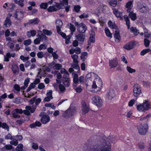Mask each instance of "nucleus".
Instances as JSON below:
<instances>
[{
  "mask_svg": "<svg viewBox=\"0 0 151 151\" xmlns=\"http://www.w3.org/2000/svg\"><path fill=\"white\" fill-rule=\"evenodd\" d=\"M105 31L106 35L107 37H110L111 38L112 37V34L108 27L105 28Z\"/></svg>",
  "mask_w": 151,
  "mask_h": 151,
  "instance_id": "nucleus-29",
  "label": "nucleus"
},
{
  "mask_svg": "<svg viewBox=\"0 0 151 151\" xmlns=\"http://www.w3.org/2000/svg\"><path fill=\"white\" fill-rule=\"evenodd\" d=\"M115 96V91L111 89L109 91V92L107 94V97L109 99H112Z\"/></svg>",
  "mask_w": 151,
  "mask_h": 151,
  "instance_id": "nucleus-15",
  "label": "nucleus"
},
{
  "mask_svg": "<svg viewBox=\"0 0 151 151\" xmlns=\"http://www.w3.org/2000/svg\"><path fill=\"white\" fill-rule=\"evenodd\" d=\"M142 93L141 89L140 86L138 84L136 83L133 86V95L136 97H137Z\"/></svg>",
  "mask_w": 151,
  "mask_h": 151,
  "instance_id": "nucleus-2",
  "label": "nucleus"
},
{
  "mask_svg": "<svg viewBox=\"0 0 151 151\" xmlns=\"http://www.w3.org/2000/svg\"><path fill=\"white\" fill-rule=\"evenodd\" d=\"M113 13L116 17L118 18H122L121 17V13L116 9L113 8L112 9Z\"/></svg>",
  "mask_w": 151,
  "mask_h": 151,
  "instance_id": "nucleus-21",
  "label": "nucleus"
},
{
  "mask_svg": "<svg viewBox=\"0 0 151 151\" xmlns=\"http://www.w3.org/2000/svg\"><path fill=\"white\" fill-rule=\"evenodd\" d=\"M37 55L38 58H42L44 57L43 53L42 51L38 52L37 54Z\"/></svg>",
  "mask_w": 151,
  "mask_h": 151,
  "instance_id": "nucleus-58",
  "label": "nucleus"
},
{
  "mask_svg": "<svg viewBox=\"0 0 151 151\" xmlns=\"http://www.w3.org/2000/svg\"><path fill=\"white\" fill-rule=\"evenodd\" d=\"M40 21L39 19L37 18H36L29 20L26 24L27 25H37L39 23Z\"/></svg>",
  "mask_w": 151,
  "mask_h": 151,
  "instance_id": "nucleus-11",
  "label": "nucleus"
},
{
  "mask_svg": "<svg viewBox=\"0 0 151 151\" xmlns=\"http://www.w3.org/2000/svg\"><path fill=\"white\" fill-rule=\"evenodd\" d=\"M95 34L94 32H93L90 35V37L89 39V41L91 42L94 43L95 42Z\"/></svg>",
  "mask_w": 151,
  "mask_h": 151,
  "instance_id": "nucleus-26",
  "label": "nucleus"
},
{
  "mask_svg": "<svg viewBox=\"0 0 151 151\" xmlns=\"http://www.w3.org/2000/svg\"><path fill=\"white\" fill-rule=\"evenodd\" d=\"M37 36L39 38L40 40V41H42L43 40H47V37L42 33L41 34H39Z\"/></svg>",
  "mask_w": 151,
  "mask_h": 151,
  "instance_id": "nucleus-27",
  "label": "nucleus"
},
{
  "mask_svg": "<svg viewBox=\"0 0 151 151\" xmlns=\"http://www.w3.org/2000/svg\"><path fill=\"white\" fill-rule=\"evenodd\" d=\"M26 108L28 110H29L31 113H33L35 110V109L30 106H26Z\"/></svg>",
  "mask_w": 151,
  "mask_h": 151,
  "instance_id": "nucleus-47",
  "label": "nucleus"
},
{
  "mask_svg": "<svg viewBox=\"0 0 151 151\" xmlns=\"http://www.w3.org/2000/svg\"><path fill=\"white\" fill-rule=\"evenodd\" d=\"M127 71L130 73H135L136 72V70L135 69H132L129 66H127Z\"/></svg>",
  "mask_w": 151,
  "mask_h": 151,
  "instance_id": "nucleus-45",
  "label": "nucleus"
},
{
  "mask_svg": "<svg viewBox=\"0 0 151 151\" xmlns=\"http://www.w3.org/2000/svg\"><path fill=\"white\" fill-rule=\"evenodd\" d=\"M23 145L21 143L19 144L16 147L15 150L17 151H23Z\"/></svg>",
  "mask_w": 151,
  "mask_h": 151,
  "instance_id": "nucleus-42",
  "label": "nucleus"
},
{
  "mask_svg": "<svg viewBox=\"0 0 151 151\" xmlns=\"http://www.w3.org/2000/svg\"><path fill=\"white\" fill-rule=\"evenodd\" d=\"M6 139H10L11 140L14 139L13 137L11 135V134L9 133L6 135L5 137Z\"/></svg>",
  "mask_w": 151,
  "mask_h": 151,
  "instance_id": "nucleus-62",
  "label": "nucleus"
},
{
  "mask_svg": "<svg viewBox=\"0 0 151 151\" xmlns=\"http://www.w3.org/2000/svg\"><path fill=\"white\" fill-rule=\"evenodd\" d=\"M110 5L113 7H115L117 5V1L116 0H110L109 1Z\"/></svg>",
  "mask_w": 151,
  "mask_h": 151,
  "instance_id": "nucleus-39",
  "label": "nucleus"
},
{
  "mask_svg": "<svg viewBox=\"0 0 151 151\" xmlns=\"http://www.w3.org/2000/svg\"><path fill=\"white\" fill-rule=\"evenodd\" d=\"M109 64L111 68H115L118 65V62L116 59L113 58L109 61Z\"/></svg>",
  "mask_w": 151,
  "mask_h": 151,
  "instance_id": "nucleus-10",
  "label": "nucleus"
},
{
  "mask_svg": "<svg viewBox=\"0 0 151 151\" xmlns=\"http://www.w3.org/2000/svg\"><path fill=\"white\" fill-rule=\"evenodd\" d=\"M79 82L78 76L77 74L75 73L73 77V82L75 84H77Z\"/></svg>",
  "mask_w": 151,
  "mask_h": 151,
  "instance_id": "nucleus-30",
  "label": "nucleus"
},
{
  "mask_svg": "<svg viewBox=\"0 0 151 151\" xmlns=\"http://www.w3.org/2000/svg\"><path fill=\"white\" fill-rule=\"evenodd\" d=\"M20 59L23 62H25L26 61H27L29 59V57H24L23 55H21L20 57Z\"/></svg>",
  "mask_w": 151,
  "mask_h": 151,
  "instance_id": "nucleus-53",
  "label": "nucleus"
},
{
  "mask_svg": "<svg viewBox=\"0 0 151 151\" xmlns=\"http://www.w3.org/2000/svg\"><path fill=\"white\" fill-rule=\"evenodd\" d=\"M151 50L149 49H145L142 50L140 52V55L143 56L147 53L150 52Z\"/></svg>",
  "mask_w": 151,
  "mask_h": 151,
  "instance_id": "nucleus-37",
  "label": "nucleus"
},
{
  "mask_svg": "<svg viewBox=\"0 0 151 151\" xmlns=\"http://www.w3.org/2000/svg\"><path fill=\"white\" fill-rule=\"evenodd\" d=\"M136 42L134 40H131L126 43L123 46V48L128 50L132 49L136 45Z\"/></svg>",
  "mask_w": 151,
  "mask_h": 151,
  "instance_id": "nucleus-4",
  "label": "nucleus"
},
{
  "mask_svg": "<svg viewBox=\"0 0 151 151\" xmlns=\"http://www.w3.org/2000/svg\"><path fill=\"white\" fill-rule=\"evenodd\" d=\"M80 19H84L85 18H88V15L85 13H83V14L80 15L79 16Z\"/></svg>",
  "mask_w": 151,
  "mask_h": 151,
  "instance_id": "nucleus-56",
  "label": "nucleus"
},
{
  "mask_svg": "<svg viewBox=\"0 0 151 151\" xmlns=\"http://www.w3.org/2000/svg\"><path fill=\"white\" fill-rule=\"evenodd\" d=\"M93 73H88L86 75L85 77V79L87 81L88 80H91L92 79V75Z\"/></svg>",
  "mask_w": 151,
  "mask_h": 151,
  "instance_id": "nucleus-46",
  "label": "nucleus"
},
{
  "mask_svg": "<svg viewBox=\"0 0 151 151\" xmlns=\"http://www.w3.org/2000/svg\"><path fill=\"white\" fill-rule=\"evenodd\" d=\"M35 86V84L34 83H32L26 90V92H28L32 88H34Z\"/></svg>",
  "mask_w": 151,
  "mask_h": 151,
  "instance_id": "nucleus-43",
  "label": "nucleus"
},
{
  "mask_svg": "<svg viewBox=\"0 0 151 151\" xmlns=\"http://www.w3.org/2000/svg\"><path fill=\"white\" fill-rule=\"evenodd\" d=\"M14 90L18 92L20 91V87L18 84H15L14 85Z\"/></svg>",
  "mask_w": 151,
  "mask_h": 151,
  "instance_id": "nucleus-57",
  "label": "nucleus"
},
{
  "mask_svg": "<svg viewBox=\"0 0 151 151\" xmlns=\"http://www.w3.org/2000/svg\"><path fill=\"white\" fill-rule=\"evenodd\" d=\"M114 38L115 41L117 42H119L121 40V37L119 33L117 31H116L114 34Z\"/></svg>",
  "mask_w": 151,
  "mask_h": 151,
  "instance_id": "nucleus-22",
  "label": "nucleus"
},
{
  "mask_svg": "<svg viewBox=\"0 0 151 151\" xmlns=\"http://www.w3.org/2000/svg\"><path fill=\"white\" fill-rule=\"evenodd\" d=\"M60 72L62 74H65L68 75H69V73L68 71L65 68H62L60 70Z\"/></svg>",
  "mask_w": 151,
  "mask_h": 151,
  "instance_id": "nucleus-63",
  "label": "nucleus"
},
{
  "mask_svg": "<svg viewBox=\"0 0 151 151\" xmlns=\"http://www.w3.org/2000/svg\"><path fill=\"white\" fill-rule=\"evenodd\" d=\"M143 104L145 110L147 111L150 108H151V105L150 104V102L148 100L145 101L143 102Z\"/></svg>",
  "mask_w": 151,
  "mask_h": 151,
  "instance_id": "nucleus-19",
  "label": "nucleus"
},
{
  "mask_svg": "<svg viewBox=\"0 0 151 151\" xmlns=\"http://www.w3.org/2000/svg\"><path fill=\"white\" fill-rule=\"evenodd\" d=\"M11 24L12 22L10 18L7 17L4 22V26L6 27H9L11 25Z\"/></svg>",
  "mask_w": 151,
  "mask_h": 151,
  "instance_id": "nucleus-16",
  "label": "nucleus"
},
{
  "mask_svg": "<svg viewBox=\"0 0 151 151\" xmlns=\"http://www.w3.org/2000/svg\"><path fill=\"white\" fill-rule=\"evenodd\" d=\"M124 19L125 21L126 22V24L127 26V29H130V20L129 18V17L127 16V15H125L124 16Z\"/></svg>",
  "mask_w": 151,
  "mask_h": 151,
  "instance_id": "nucleus-23",
  "label": "nucleus"
},
{
  "mask_svg": "<svg viewBox=\"0 0 151 151\" xmlns=\"http://www.w3.org/2000/svg\"><path fill=\"white\" fill-rule=\"evenodd\" d=\"M93 103L98 107H101L102 105V101L100 97L98 96H95L92 98Z\"/></svg>",
  "mask_w": 151,
  "mask_h": 151,
  "instance_id": "nucleus-5",
  "label": "nucleus"
},
{
  "mask_svg": "<svg viewBox=\"0 0 151 151\" xmlns=\"http://www.w3.org/2000/svg\"><path fill=\"white\" fill-rule=\"evenodd\" d=\"M71 35H69L67 36V38H65V43L66 44H68V43H70V39Z\"/></svg>",
  "mask_w": 151,
  "mask_h": 151,
  "instance_id": "nucleus-49",
  "label": "nucleus"
},
{
  "mask_svg": "<svg viewBox=\"0 0 151 151\" xmlns=\"http://www.w3.org/2000/svg\"><path fill=\"white\" fill-rule=\"evenodd\" d=\"M71 67L74 69L80 70V68L78 65V63H73L71 65Z\"/></svg>",
  "mask_w": 151,
  "mask_h": 151,
  "instance_id": "nucleus-44",
  "label": "nucleus"
},
{
  "mask_svg": "<svg viewBox=\"0 0 151 151\" xmlns=\"http://www.w3.org/2000/svg\"><path fill=\"white\" fill-rule=\"evenodd\" d=\"M71 57L73 60V62L75 63H78V61L77 60L78 56L77 55H71Z\"/></svg>",
  "mask_w": 151,
  "mask_h": 151,
  "instance_id": "nucleus-34",
  "label": "nucleus"
},
{
  "mask_svg": "<svg viewBox=\"0 0 151 151\" xmlns=\"http://www.w3.org/2000/svg\"><path fill=\"white\" fill-rule=\"evenodd\" d=\"M108 25L109 27L112 29H116V26L113 23L112 21L111 20L109 21L108 22Z\"/></svg>",
  "mask_w": 151,
  "mask_h": 151,
  "instance_id": "nucleus-35",
  "label": "nucleus"
},
{
  "mask_svg": "<svg viewBox=\"0 0 151 151\" xmlns=\"http://www.w3.org/2000/svg\"><path fill=\"white\" fill-rule=\"evenodd\" d=\"M42 32L45 35L50 36L52 34V32L51 30H49L47 29H44L42 30Z\"/></svg>",
  "mask_w": 151,
  "mask_h": 151,
  "instance_id": "nucleus-28",
  "label": "nucleus"
},
{
  "mask_svg": "<svg viewBox=\"0 0 151 151\" xmlns=\"http://www.w3.org/2000/svg\"><path fill=\"white\" fill-rule=\"evenodd\" d=\"M10 143L12 145H14V146H16L18 145V142L17 140L14 139V140L11 141Z\"/></svg>",
  "mask_w": 151,
  "mask_h": 151,
  "instance_id": "nucleus-54",
  "label": "nucleus"
},
{
  "mask_svg": "<svg viewBox=\"0 0 151 151\" xmlns=\"http://www.w3.org/2000/svg\"><path fill=\"white\" fill-rule=\"evenodd\" d=\"M138 7L140 12L141 13H146L148 11V8L146 4L144 5L140 4L138 5Z\"/></svg>",
  "mask_w": 151,
  "mask_h": 151,
  "instance_id": "nucleus-7",
  "label": "nucleus"
},
{
  "mask_svg": "<svg viewBox=\"0 0 151 151\" xmlns=\"http://www.w3.org/2000/svg\"><path fill=\"white\" fill-rule=\"evenodd\" d=\"M144 42V45L145 47H148L149 46L150 42L149 40L147 39H145Z\"/></svg>",
  "mask_w": 151,
  "mask_h": 151,
  "instance_id": "nucleus-51",
  "label": "nucleus"
},
{
  "mask_svg": "<svg viewBox=\"0 0 151 151\" xmlns=\"http://www.w3.org/2000/svg\"><path fill=\"white\" fill-rule=\"evenodd\" d=\"M12 115L14 118H19L20 117V116L19 114H17V113L15 112V111H12Z\"/></svg>",
  "mask_w": 151,
  "mask_h": 151,
  "instance_id": "nucleus-61",
  "label": "nucleus"
},
{
  "mask_svg": "<svg viewBox=\"0 0 151 151\" xmlns=\"http://www.w3.org/2000/svg\"><path fill=\"white\" fill-rule=\"evenodd\" d=\"M138 132L140 134L142 135H145L146 134L148 129V126L147 124H145L143 125L140 124L139 126L137 128Z\"/></svg>",
  "mask_w": 151,
  "mask_h": 151,
  "instance_id": "nucleus-3",
  "label": "nucleus"
},
{
  "mask_svg": "<svg viewBox=\"0 0 151 151\" xmlns=\"http://www.w3.org/2000/svg\"><path fill=\"white\" fill-rule=\"evenodd\" d=\"M47 6L48 4L47 3H42L40 5V7L42 9H45L47 8Z\"/></svg>",
  "mask_w": 151,
  "mask_h": 151,
  "instance_id": "nucleus-41",
  "label": "nucleus"
},
{
  "mask_svg": "<svg viewBox=\"0 0 151 151\" xmlns=\"http://www.w3.org/2000/svg\"><path fill=\"white\" fill-rule=\"evenodd\" d=\"M77 31L79 32L82 33H84L87 29L86 26L82 22L80 23L79 26L77 27Z\"/></svg>",
  "mask_w": 151,
  "mask_h": 151,
  "instance_id": "nucleus-6",
  "label": "nucleus"
},
{
  "mask_svg": "<svg viewBox=\"0 0 151 151\" xmlns=\"http://www.w3.org/2000/svg\"><path fill=\"white\" fill-rule=\"evenodd\" d=\"M0 127H2L3 129H6L8 131H9V127L6 123H2L1 122H0Z\"/></svg>",
  "mask_w": 151,
  "mask_h": 151,
  "instance_id": "nucleus-25",
  "label": "nucleus"
},
{
  "mask_svg": "<svg viewBox=\"0 0 151 151\" xmlns=\"http://www.w3.org/2000/svg\"><path fill=\"white\" fill-rule=\"evenodd\" d=\"M57 10V9L55 7V6L54 5L49 6L47 9L48 12H53Z\"/></svg>",
  "mask_w": 151,
  "mask_h": 151,
  "instance_id": "nucleus-40",
  "label": "nucleus"
},
{
  "mask_svg": "<svg viewBox=\"0 0 151 151\" xmlns=\"http://www.w3.org/2000/svg\"><path fill=\"white\" fill-rule=\"evenodd\" d=\"M15 3L19 5L21 7H23L24 4L23 3L24 0H14Z\"/></svg>",
  "mask_w": 151,
  "mask_h": 151,
  "instance_id": "nucleus-32",
  "label": "nucleus"
},
{
  "mask_svg": "<svg viewBox=\"0 0 151 151\" xmlns=\"http://www.w3.org/2000/svg\"><path fill=\"white\" fill-rule=\"evenodd\" d=\"M85 36L81 34H79L76 37L78 41L83 42L85 39Z\"/></svg>",
  "mask_w": 151,
  "mask_h": 151,
  "instance_id": "nucleus-20",
  "label": "nucleus"
},
{
  "mask_svg": "<svg viewBox=\"0 0 151 151\" xmlns=\"http://www.w3.org/2000/svg\"><path fill=\"white\" fill-rule=\"evenodd\" d=\"M73 113L74 112L73 110H71L70 108H69L63 114V116L65 118L70 117L73 115Z\"/></svg>",
  "mask_w": 151,
  "mask_h": 151,
  "instance_id": "nucleus-8",
  "label": "nucleus"
},
{
  "mask_svg": "<svg viewBox=\"0 0 151 151\" xmlns=\"http://www.w3.org/2000/svg\"><path fill=\"white\" fill-rule=\"evenodd\" d=\"M86 147L85 151H110L111 144L109 142H106L105 145L101 148L96 145H91L89 147L87 145Z\"/></svg>",
  "mask_w": 151,
  "mask_h": 151,
  "instance_id": "nucleus-1",
  "label": "nucleus"
},
{
  "mask_svg": "<svg viewBox=\"0 0 151 151\" xmlns=\"http://www.w3.org/2000/svg\"><path fill=\"white\" fill-rule=\"evenodd\" d=\"M47 46L46 45L42 44H41L39 47V50H41L42 49H45L46 48Z\"/></svg>",
  "mask_w": 151,
  "mask_h": 151,
  "instance_id": "nucleus-55",
  "label": "nucleus"
},
{
  "mask_svg": "<svg viewBox=\"0 0 151 151\" xmlns=\"http://www.w3.org/2000/svg\"><path fill=\"white\" fill-rule=\"evenodd\" d=\"M32 148L35 150H37L38 148V144L35 142H33L32 143Z\"/></svg>",
  "mask_w": 151,
  "mask_h": 151,
  "instance_id": "nucleus-59",
  "label": "nucleus"
},
{
  "mask_svg": "<svg viewBox=\"0 0 151 151\" xmlns=\"http://www.w3.org/2000/svg\"><path fill=\"white\" fill-rule=\"evenodd\" d=\"M22 99L20 97H18L13 99V101L14 103L16 104H19L22 102Z\"/></svg>",
  "mask_w": 151,
  "mask_h": 151,
  "instance_id": "nucleus-31",
  "label": "nucleus"
},
{
  "mask_svg": "<svg viewBox=\"0 0 151 151\" xmlns=\"http://www.w3.org/2000/svg\"><path fill=\"white\" fill-rule=\"evenodd\" d=\"M31 43V40L30 39H28L24 40V44L26 46L30 45Z\"/></svg>",
  "mask_w": 151,
  "mask_h": 151,
  "instance_id": "nucleus-52",
  "label": "nucleus"
},
{
  "mask_svg": "<svg viewBox=\"0 0 151 151\" xmlns=\"http://www.w3.org/2000/svg\"><path fill=\"white\" fill-rule=\"evenodd\" d=\"M13 148V146L10 144H8L5 145L1 149L2 151H6L7 150H10L12 149Z\"/></svg>",
  "mask_w": 151,
  "mask_h": 151,
  "instance_id": "nucleus-24",
  "label": "nucleus"
},
{
  "mask_svg": "<svg viewBox=\"0 0 151 151\" xmlns=\"http://www.w3.org/2000/svg\"><path fill=\"white\" fill-rule=\"evenodd\" d=\"M82 110L83 114H85L88 112L89 109L87 107L82 108Z\"/></svg>",
  "mask_w": 151,
  "mask_h": 151,
  "instance_id": "nucleus-48",
  "label": "nucleus"
},
{
  "mask_svg": "<svg viewBox=\"0 0 151 151\" xmlns=\"http://www.w3.org/2000/svg\"><path fill=\"white\" fill-rule=\"evenodd\" d=\"M63 83L65 87H69L70 85V79L63 80Z\"/></svg>",
  "mask_w": 151,
  "mask_h": 151,
  "instance_id": "nucleus-33",
  "label": "nucleus"
},
{
  "mask_svg": "<svg viewBox=\"0 0 151 151\" xmlns=\"http://www.w3.org/2000/svg\"><path fill=\"white\" fill-rule=\"evenodd\" d=\"M50 121V117L46 115H43L41 119V122L43 124H46Z\"/></svg>",
  "mask_w": 151,
  "mask_h": 151,
  "instance_id": "nucleus-14",
  "label": "nucleus"
},
{
  "mask_svg": "<svg viewBox=\"0 0 151 151\" xmlns=\"http://www.w3.org/2000/svg\"><path fill=\"white\" fill-rule=\"evenodd\" d=\"M37 96H36L35 97L32 98L29 101V103L31 104H32L35 102V99L37 98Z\"/></svg>",
  "mask_w": 151,
  "mask_h": 151,
  "instance_id": "nucleus-64",
  "label": "nucleus"
},
{
  "mask_svg": "<svg viewBox=\"0 0 151 151\" xmlns=\"http://www.w3.org/2000/svg\"><path fill=\"white\" fill-rule=\"evenodd\" d=\"M12 70L14 75H16L19 73V70L18 65L15 64H13L12 65Z\"/></svg>",
  "mask_w": 151,
  "mask_h": 151,
  "instance_id": "nucleus-12",
  "label": "nucleus"
},
{
  "mask_svg": "<svg viewBox=\"0 0 151 151\" xmlns=\"http://www.w3.org/2000/svg\"><path fill=\"white\" fill-rule=\"evenodd\" d=\"M137 108L138 110L139 111H143L145 110L143 104L138 105L137 106Z\"/></svg>",
  "mask_w": 151,
  "mask_h": 151,
  "instance_id": "nucleus-36",
  "label": "nucleus"
},
{
  "mask_svg": "<svg viewBox=\"0 0 151 151\" xmlns=\"http://www.w3.org/2000/svg\"><path fill=\"white\" fill-rule=\"evenodd\" d=\"M56 29L58 33L61 31V28L63 25V22L61 20L57 19L55 22Z\"/></svg>",
  "mask_w": 151,
  "mask_h": 151,
  "instance_id": "nucleus-9",
  "label": "nucleus"
},
{
  "mask_svg": "<svg viewBox=\"0 0 151 151\" xmlns=\"http://www.w3.org/2000/svg\"><path fill=\"white\" fill-rule=\"evenodd\" d=\"M133 1H130L128 2L126 5L125 7L127 9V13H129L131 11V9L132 6Z\"/></svg>",
  "mask_w": 151,
  "mask_h": 151,
  "instance_id": "nucleus-18",
  "label": "nucleus"
},
{
  "mask_svg": "<svg viewBox=\"0 0 151 151\" xmlns=\"http://www.w3.org/2000/svg\"><path fill=\"white\" fill-rule=\"evenodd\" d=\"M59 87L60 91H63L65 89V86L61 84H59Z\"/></svg>",
  "mask_w": 151,
  "mask_h": 151,
  "instance_id": "nucleus-60",
  "label": "nucleus"
},
{
  "mask_svg": "<svg viewBox=\"0 0 151 151\" xmlns=\"http://www.w3.org/2000/svg\"><path fill=\"white\" fill-rule=\"evenodd\" d=\"M70 29L71 32V35H72L73 34V32L75 31L76 30V28L74 25L71 23H70Z\"/></svg>",
  "mask_w": 151,
  "mask_h": 151,
  "instance_id": "nucleus-38",
  "label": "nucleus"
},
{
  "mask_svg": "<svg viewBox=\"0 0 151 151\" xmlns=\"http://www.w3.org/2000/svg\"><path fill=\"white\" fill-rule=\"evenodd\" d=\"M15 18L17 19H20L23 17L24 12L21 11H18L16 12L15 14Z\"/></svg>",
  "mask_w": 151,
  "mask_h": 151,
  "instance_id": "nucleus-13",
  "label": "nucleus"
},
{
  "mask_svg": "<svg viewBox=\"0 0 151 151\" xmlns=\"http://www.w3.org/2000/svg\"><path fill=\"white\" fill-rule=\"evenodd\" d=\"M81 7L79 5H75L74 6V10L77 13H78L80 11Z\"/></svg>",
  "mask_w": 151,
  "mask_h": 151,
  "instance_id": "nucleus-50",
  "label": "nucleus"
},
{
  "mask_svg": "<svg viewBox=\"0 0 151 151\" xmlns=\"http://www.w3.org/2000/svg\"><path fill=\"white\" fill-rule=\"evenodd\" d=\"M128 15V17L133 21H135L137 18V15L135 13H134L133 11H130Z\"/></svg>",
  "mask_w": 151,
  "mask_h": 151,
  "instance_id": "nucleus-17",
  "label": "nucleus"
}]
</instances>
